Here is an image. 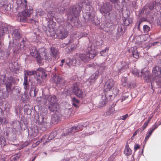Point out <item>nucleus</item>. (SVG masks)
Returning <instances> with one entry per match:
<instances>
[{
  "mask_svg": "<svg viewBox=\"0 0 161 161\" xmlns=\"http://www.w3.org/2000/svg\"><path fill=\"white\" fill-rule=\"evenodd\" d=\"M6 142L5 138L2 136L0 137V147H3L5 146Z\"/></svg>",
  "mask_w": 161,
  "mask_h": 161,
  "instance_id": "34",
  "label": "nucleus"
},
{
  "mask_svg": "<svg viewBox=\"0 0 161 161\" xmlns=\"http://www.w3.org/2000/svg\"><path fill=\"white\" fill-rule=\"evenodd\" d=\"M42 48L37 51L36 47H31L30 49L31 55L36 58V62L39 65H43L45 61L43 56H42L41 54V50Z\"/></svg>",
  "mask_w": 161,
  "mask_h": 161,
  "instance_id": "7",
  "label": "nucleus"
},
{
  "mask_svg": "<svg viewBox=\"0 0 161 161\" xmlns=\"http://www.w3.org/2000/svg\"><path fill=\"white\" fill-rule=\"evenodd\" d=\"M26 73H27V75H34L36 74H37V72L36 71H29L28 70H27L26 71Z\"/></svg>",
  "mask_w": 161,
  "mask_h": 161,
  "instance_id": "44",
  "label": "nucleus"
},
{
  "mask_svg": "<svg viewBox=\"0 0 161 161\" xmlns=\"http://www.w3.org/2000/svg\"><path fill=\"white\" fill-rule=\"evenodd\" d=\"M41 52L42 55L43 56L44 61H45L46 62L50 63L52 60L54 62L55 61H56L58 58L57 50L53 47H51V54L50 56L46 52V49L43 48L41 49Z\"/></svg>",
  "mask_w": 161,
  "mask_h": 161,
  "instance_id": "4",
  "label": "nucleus"
},
{
  "mask_svg": "<svg viewBox=\"0 0 161 161\" xmlns=\"http://www.w3.org/2000/svg\"><path fill=\"white\" fill-rule=\"evenodd\" d=\"M42 73L43 77V78H46L47 77V74H46L45 70H44V72H42Z\"/></svg>",
  "mask_w": 161,
  "mask_h": 161,
  "instance_id": "60",
  "label": "nucleus"
},
{
  "mask_svg": "<svg viewBox=\"0 0 161 161\" xmlns=\"http://www.w3.org/2000/svg\"><path fill=\"white\" fill-rule=\"evenodd\" d=\"M148 123H149L147 121H146L145 123H144V125H143L142 126V127L143 129V130H144L146 128V127L148 125Z\"/></svg>",
  "mask_w": 161,
  "mask_h": 161,
  "instance_id": "54",
  "label": "nucleus"
},
{
  "mask_svg": "<svg viewBox=\"0 0 161 161\" xmlns=\"http://www.w3.org/2000/svg\"><path fill=\"white\" fill-rule=\"evenodd\" d=\"M16 3L18 9L25 10L28 8L26 0H16Z\"/></svg>",
  "mask_w": 161,
  "mask_h": 161,
  "instance_id": "15",
  "label": "nucleus"
},
{
  "mask_svg": "<svg viewBox=\"0 0 161 161\" xmlns=\"http://www.w3.org/2000/svg\"><path fill=\"white\" fill-rule=\"evenodd\" d=\"M13 80L12 77H8L5 79L4 82L6 85V88L7 90H10L11 88L12 82Z\"/></svg>",
  "mask_w": 161,
  "mask_h": 161,
  "instance_id": "20",
  "label": "nucleus"
},
{
  "mask_svg": "<svg viewBox=\"0 0 161 161\" xmlns=\"http://www.w3.org/2000/svg\"><path fill=\"white\" fill-rule=\"evenodd\" d=\"M85 36L86 35L85 34H84L83 33H81L80 34V35L78 36V38H80Z\"/></svg>",
  "mask_w": 161,
  "mask_h": 161,
  "instance_id": "61",
  "label": "nucleus"
},
{
  "mask_svg": "<svg viewBox=\"0 0 161 161\" xmlns=\"http://www.w3.org/2000/svg\"><path fill=\"white\" fill-rule=\"evenodd\" d=\"M38 101H40L42 104H45L48 102L49 104H53L57 103V98L55 95H47L43 96L42 97H38L37 98Z\"/></svg>",
  "mask_w": 161,
  "mask_h": 161,
  "instance_id": "9",
  "label": "nucleus"
},
{
  "mask_svg": "<svg viewBox=\"0 0 161 161\" xmlns=\"http://www.w3.org/2000/svg\"><path fill=\"white\" fill-rule=\"evenodd\" d=\"M129 117V115L128 114H126L124 115L120 116L119 118V119L122 120H125L126 119Z\"/></svg>",
  "mask_w": 161,
  "mask_h": 161,
  "instance_id": "46",
  "label": "nucleus"
},
{
  "mask_svg": "<svg viewBox=\"0 0 161 161\" xmlns=\"http://www.w3.org/2000/svg\"><path fill=\"white\" fill-rule=\"evenodd\" d=\"M66 64L69 67L75 66L77 64H80V61L78 58H75V59H71L70 58H67L65 61Z\"/></svg>",
  "mask_w": 161,
  "mask_h": 161,
  "instance_id": "17",
  "label": "nucleus"
},
{
  "mask_svg": "<svg viewBox=\"0 0 161 161\" xmlns=\"http://www.w3.org/2000/svg\"><path fill=\"white\" fill-rule=\"evenodd\" d=\"M132 5L134 7H136V3L135 1H134L132 2Z\"/></svg>",
  "mask_w": 161,
  "mask_h": 161,
  "instance_id": "64",
  "label": "nucleus"
},
{
  "mask_svg": "<svg viewBox=\"0 0 161 161\" xmlns=\"http://www.w3.org/2000/svg\"><path fill=\"white\" fill-rule=\"evenodd\" d=\"M45 14V12L41 8L37 9L36 10V15L37 17L42 16L44 15Z\"/></svg>",
  "mask_w": 161,
  "mask_h": 161,
  "instance_id": "33",
  "label": "nucleus"
},
{
  "mask_svg": "<svg viewBox=\"0 0 161 161\" xmlns=\"http://www.w3.org/2000/svg\"><path fill=\"white\" fill-rule=\"evenodd\" d=\"M19 122L17 121H13L12 122L11 125L13 129H15L16 128L19 126Z\"/></svg>",
  "mask_w": 161,
  "mask_h": 161,
  "instance_id": "40",
  "label": "nucleus"
},
{
  "mask_svg": "<svg viewBox=\"0 0 161 161\" xmlns=\"http://www.w3.org/2000/svg\"><path fill=\"white\" fill-rule=\"evenodd\" d=\"M143 29L144 31L146 33L148 32L150 30V28L147 25H145L143 26Z\"/></svg>",
  "mask_w": 161,
  "mask_h": 161,
  "instance_id": "43",
  "label": "nucleus"
},
{
  "mask_svg": "<svg viewBox=\"0 0 161 161\" xmlns=\"http://www.w3.org/2000/svg\"><path fill=\"white\" fill-rule=\"evenodd\" d=\"M56 117H57V115L56 114H54L53 115V117H52V120H55V122H56L57 120H58V119H59V118H57V119H55L54 118H55Z\"/></svg>",
  "mask_w": 161,
  "mask_h": 161,
  "instance_id": "55",
  "label": "nucleus"
},
{
  "mask_svg": "<svg viewBox=\"0 0 161 161\" xmlns=\"http://www.w3.org/2000/svg\"><path fill=\"white\" fill-rule=\"evenodd\" d=\"M4 7L5 9L7 11H9L11 9V4L10 3L4 4V3H0V7Z\"/></svg>",
  "mask_w": 161,
  "mask_h": 161,
  "instance_id": "31",
  "label": "nucleus"
},
{
  "mask_svg": "<svg viewBox=\"0 0 161 161\" xmlns=\"http://www.w3.org/2000/svg\"><path fill=\"white\" fill-rule=\"evenodd\" d=\"M96 44L98 46V47H100L103 43V41L102 40L99 41H97L96 42Z\"/></svg>",
  "mask_w": 161,
  "mask_h": 161,
  "instance_id": "49",
  "label": "nucleus"
},
{
  "mask_svg": "<svg viewBox=\"0 0 161 161\" xmlns=\"http://www.w3.org/2000/svg\"><path fill=\"white\" fill-rule=\"evenodd\" d=\"M132 54L133 57L136 59H138L139 57V53L137 50L136 47H134L131 48Z\"/></svg>",
  "mask_w": 161,
  "mask_h": 161,
  "instance_id": "27",
  "label": "nucleus"
},
{
  "mask_svg": "<svg viewBox=\"0 0 161 161\" xmlns=\"http://www.w3.org/2000/svg\"><path fill=\"white\" fill-rule=\"evenodd\" d=\"M152 73L156 77L157 85L159 87H161V67L156 66L153 68Z\"/></svg>",
  "mask_w": 161,
  "mask_h": 161,
  "instance_id": "11",
  "label": "nucleus"
},
{
  "mask_svg": "<svg viewBox=\"0 0 161 161\" xmlns=\"http://www.w3.org/2000/svg\"><path fill=\"white\" fill-rule=\"evenodd\" d=\"M112 92L114 94L116 95L118 92V90L116 87H114L113 90H112Z\"/></svg>",
  "mask_w": 161,
  "mask_h": 161,
  "instance_id": "45",
  "label": "nucleus"
},
{
  "mask_svg": "<svg viewBox=\"0 0 161 161\" xmlns=\"http://www.w3.org/2000/svg\"><path fill=\"white\" fill-rule=\"evenodd\" d=\"M36 76H35V78L36 79L38 83H40L43 80V79L41 76L40 75V74L37 72V74H36Z\"/></svg>",
  "mask_w": 161,
  "mask_h": 161,
  "instance_id": "39",
  "label": "nucleus"
},
{
  "mask_svg": "<svg viewBox=\"0 0 161 161\" xmlns=\"http://www.w3.org/2000/svg\"><path fill=\"white\" fill-rule=\"evenodd\" d=\"M158 125H157L155 123V124L148 130L147 132L148 134L146 136L145 138V140L146 141H147L148 139L153 132L156 129L158 128Z\"/></svg>",
  "mask_w": 161,
  "mask_h": 161,
  "instance_id": "22",
  "label": "nucleus"
},
{
  "mask_svg": "<svg viewBox=\"0 0 161 161\" xmlns=\"http://www.w3.org/2000/svg\"><path fill=\"white\" fill-rule=\"evenodd\" d=\"M56 135V132H53L51 133L49 136L48 137L47 136H45L43 137L42 139H41V141H45L44 142V144L48 142L49 141L53 139Z\"/></svg>",
  "mask_w": 161,
  "mask_h": 161,
  "instance_id": "19",
  "label": "nucleus"
},
{
  "mask_svg": "<svg viewBox=\"0 0 161 161\" xmlns=\"http://www.w3.org/2000/svg\"><path fill=\"white\" fill-rule=\"evenodd\" d=\"M44 142V141H42L41 140V141H38L36 142V143L33 144L32 145V147L33 148H34L36 147L38 145H39L41 142Z\"/></svg>",
  "mask_w": 161,
  "mask_h": 161,
  "instance_id": "47",
  "label": "nucleus"
},
{
  "mask_svg": "<svg viewBox=\"0 0 161 161\" xmlns=\"http://www.w3.org/2000/svg\"><path fill=\"white\" fill-rule=\"evenodd\" d=\"M98 76V73L95 72L94 74L91 76L88 80L86 81L88 85H91L93 83Z\"/></svg>",
  "mask_w": 161,
  "mask_h": 161,
  "instance_id": "21",
  "label": "nucleus"
},
{
  "mask_svg": "<svg viewBox=\"0 0 161 161\" xmlns=\"http://www.w3.org/2000/svg\"><path fill=\"white\" fill-rule=\"evenodd\" d=\"M95 47L94 45H91L88 47V51L85 54H80L78 55V59H80L84 62H86L90 58L92 59L97 55L95 51Z\"/></svg>",
  "mask_w": 161,
  "mask_h": 161,
  "instance_id": "5",
  "label": "nucleus"
},
{
  "mask_svg": "<svg viewBox=\"0 0 161 161\" xmlns=\"http://www.w3.org/2000/svg\"><path fill=\"white\" fill-rule=\"evenodd\" d=\"M153 114H152L148 118V120L147 121L148 122V123H149V121L151 120V119H152V118L153 117Z\"/></svg>",
  "mask_w": 161,
  "mask_h": 161,
  "instance_id": "59",
  "label": "nucleus"
},
{
  "mask_svg": "<svg viewBox=\"0 0 161 161\" xmlns=\"http://www.w3.org/2000/svg\"><path fill=\"white\" fill-rule=\"evenodd\" d=\"M83 125L82 124H79L76 126H73L67 130V134L68 135L73 134L75 132L82 130Z\"/></svg>",
  "mask_w": 161,
  "mask_h": 161,
  "instance_id": "16",
  "label": "nucleus"
},
{
  "mask_svg": "<svg viewBox=\"0 0 161 161\" xmlns=\"http://www.w3.org/2000/svg\"><path fill=\"white\" fill-rule=\"evenodd\" d=\"M153 5H151L149 6H145L142 9L141 12L145 13L146 15L148 14L150 11L154 8Z\"/></svg>",
  "mask_w": 161,
  "mask_h": 161,
  "instance_id": "23",
  "label": "nucleus"
},
{
  "mask_svg": "<svg viewBox=\"0 0 161 161\" xmlns=\"http://www.w3.org/2000/svg\"><path fill=\"white\" fill-rule=\"evenodd\" d=\"M47 118V114L45 112H42L38 116L39 122L45 128L47 127V124L49 123Z\"/></svg>",
  "mask_w": 161,
  "mask_h": 161,
  "instance_id": "13",
  "label": "nucleus"
},
{
  "mask_svg": "<svg viewBox=\"0 0 161 161\" xmlns=\"http://www.w3.org/2000/svg\"><path fill=\"white\" fill-rule=\"evenodd\" d=\"M122 65L121 68L118 70V74L125 71L128 68V66L127 63L123 62L122 63Z\"/></svg>",
  "mask_w": 161,
  "mask_h": 161,
  "instance_id": "25",
  "label": "nucleus"
},
{
  "mask_svg": "<svg viewBox=\"0 0 161 161\" xmlns=\"http://www.w3.org/2000/svg\"><path fill=\"white\" fill-rule=\"evenodd\" d=\"M140 147V146L138 144H135L134 146V151H136L137 149Z\"/></svg>",
  "mask_w": 161,
  "mask_h": 161,
  "instance_id": "56",
  "label": "nucleus"
},
{
  "mask_svg": "<svg viewBox=\"0 0 161 161\" xmlns=\"http://www.w3.org/2000/svg\"><path fill=\"white\" fill-rule=\"evenodd\" d=\"M100 11L105 17L110 16V12L112 9V6L108 3H103L101 6H99Z\"/></svg>",
  "mask_w": 161,
  "mask_h": 161,
  "instance_id": "10",
  "label": "nucleus"
},
{
  "mask_svg": "<svg viewBox=\"0 0 161 161\" xmlns=\"http://www.w3.org/2000/svg\"><path fill=\"white\" fill-rule=\"evenodd\" d=\"M59 106L57 103L49 104L48 108L51 112L56 113L58 109Z\"/></svg>",
  "mask_w": 161,
  "mask_h": 161,
  "instance_id": "24",
  "label": "nucleus"
},
{
  "mask_svg": "<svg viewBox=\"0 0 161 161\" xmlns=\"http://www.w3.org/2000/svg\"><path fill=\"white\" fill-rule=\"evenodd\" d=\"M31 13L30 9L24 10L21 12L19 13L17 19L20 22H25L28 19L27 17L30 16Z\"/></svg>",
  "mask_w": 161,
  "mask_h": 161,
  "instance_id": "12",
  "label": "nucleus"
},
{
  "mask_svg": "<svg viewBox=\"0 0 161 161\" xmlns=\"http://www.w3.org/2000/svg\"><path fill=\"white\" fill-rule=\"evenodd\" d=\"M7 123L6 119L5 118H2V125L6 124Z\"/></svg>",
  "mask_w": 161,
  "mask_h": 161,
  "instance_id": "53",
  "label": "nucleus"
},
{
  "mask_svg": "<svg viewBox=\"0 0 161 161\" xmlns=\"http://www.w3.org/2000/svg\"><path fill=\"white\" fill-rule=\"evenodd\" d=\"M122 81L123 82H124L123 83V85H124V84L125 83H126L127 80L126 77H123L122 78Z\"/></svg>",
  "mask_w": 161,
  "mask_h": 161,
  "instance_id": "57",
  "label": "nucleus"
},
{
  "mask_svg": "<svg viewBox=\"0 0 161 161\" xmlns=\"http://www.w3.org/2000/svg\"><path fill=\"white\" fill-rule=\"evenodd\" d=\"M55 23L52 20L50 21L47 29V33L48 36H51L53 38L58 37L61 39L66 38L67 36V32L64 30H60V29L55 31Z\"/></svg>",
  "mask_w": 161,
  "mask_h": 161,
  "instance_id": "2",
  "label": "nucleus"
},
{
  "mask_svg": "<svg viewBox=\"0 0 161 161\" xmlns=\"http://www.w3.org/2000/svg\"><path fill=\"white\" fill-rule=\"evenodd\" d=\"M114 85V81L112 79H110L107 80L106 81L105 84L104 86V93L105 96L103 95L102 96V98L103 99V100L102 101V104L101 106H103L106 104L107 101L106 99L107 97L109 96L111 97V95H108L107 92H110L111 89L112 87H113Z\"/></svg>",
  "mask_w": 161,
  "mask_h": 161,
  "instance_id": "8",
  "label": "nucleus"
},
{
  "mask_svg": "<svg viewBox=\"0 0 161 161\" xmlns=\"http://www.w3.org/2000/svg\"><path fill=\"white\" fill-rule=\"evenodd\" d=\"M27 77L26 76V74H25L24 76V82H28L27 80Z\"/></svg>",
  "mask_w": 161,
  "mask_h": 161,
  "instance_id": "62",
  "label": "nucleus"
},
{
  "mask_svg": "<svg viewBox=\"0 0 161 161\" xmlns=\"http://www.w3.org/2000/svg\"><path fill=\"white\" fill-rule=\"evenodd\" d=\"M123 21L125 25L128 26L133 22V20L132 18H128L125 19Z\"/></svg>",
  "mask_w": 161,
  "mask_h": 161,
  "instance_id": "35",
  "label": "nucleus"
},
{
  "mask_svg": "<svg viewBox=\"0 0 161 161\" xmlns=\"http://www.w3.org/2000/svg\"><path fill=\"white\" fill-rule=\"evenodd\" d=\"M145 21V19L144 18H143L140 19L139 20V21L138 27V29H139L140 25V24L142 23V22L143 21Z\"/></svg>",
  "mask_w": 161,
  "mask_h": 161,
  "instance_id": "52",
  "label": "nucleus"
},
{
  "mask_svg": "<svg viewBox=\"0 0 161 161\" xmlns=\"http://www.w3.org/2000/svg\"><path fill=\"white\" fill-rule=\"evenodd\" d=\"M44 70H45V69H43L41 67L39 68L38 69H36V71H39L40 72H42H42H44Z\"/></svg>",
  "mask_w": 161,
  "mask_h": 161,
  "instance_id": "58",
  "label": "nucleus"
},
{
  "mask_svg": "<svg viewBox=\"0 0 161 161\" xmlns=\"http://www.w3.org/2000/svg\"><path fill=\"white\" fill-rule=\"evenodd\" d=\"M38 89L35 87H31L30 92V94L31 96H35L36 95Z\"/></svg>",
  "mask_w": 161,
  "mask_h": 161,
  "instance_id": "32",
  "label": "nucleus"
},
{
  "mask_svg": "<svg viewBox=\"0 0 161 161\" xmlns=\"http://www.w3.org/2000/svg\"><path fill=\"white\" fill-rule=\"evenodd\" d=\"M124 153L125 155L129 156L132 153V150L130 148L129 146L127 144L125 148Z\"/></svg>",
  "mask_w": 161,
  "mask_h": 161,
  "instance_id": "29",
  "label": "nucleus"
},
{
  "mask_svg": "<svg viewBox=\"0 0 161 161\" xmlns=\"http://www.w3.org/2000/svg\"><path fill=\"white\" fill-rule=\"evenodd\" d=\"M23 85L24 86V88L26 91L29 90L30 87V86L28 83V82H25L23 83Z\"/></svg>",
  "mask_w": 161,
  "mask_h": 161,
  "instance_id": "41",
  "label": "nucleus"
},
{
  "mask_svg": "<svg viewBox=\"0 0 161 161\" xmlns=\"http://www.w3.org/2000/svg\"><path fill=\"white\" fill-rule=\"evenodd\" d=\"M106 68V67L104 64H102L98 66V71H97L96 72L101 73V72L103 70H105Z\"/></svg>",
  "mask_w": 161,
  "mask_h": 161,
  "instance_id": "30",
  "label": "nucleus"
},
{
  "mask_svg": "<svg viewBox=\"0 0 161 161\" xmlns=\"http://www.w3.org/2000/svg\"><path fill=\"white\" fill-rule=\"evenodd\" d=\"M73 92L77 97L80 98H82L84 96L83 91L80 89L78 83H76L74 84L72 88Z\"/></svg>",
  "mask_w": 161,
  "mask_h": 161,
  "instance_id": "14",
  "label": "nucleus"
},
{
  "mask_svg": "<svg viewBox=\"0 0 161 161\" xmlns=\"http://www.w3.org/2000/svg\"><path fill=\"white\" fill-rule=\"evenodd\" d=\"M155 3L156 4L155 7L157 10L161 8V0H156Z\"/></svg>",
  "mask_w": 161,
  "mask_h": 161,
  "instance_id": "37",
  "label": "nucleus"
},
{
  "mask_svg": "<svg viewBox=\"0 0 161 161\" xmlns=\"http://www.w3.org/2000/svg\"><path fill=\"white\" fill-rule=\"evenodd\" d=\"M21 155L19 153H17L15 154L14 157L13 158V160H16L17 159L19 158L20 157Z\"/></svg>",
  "mask_w": 161,
  "mask_h": 161,
  "instance_id": "48",
  "label": "nucleus"
},
{
  "mask_svg": "<svg viewBox=\"0 0 161 161\" xmlns=\"http://www.w3.org/2000/svg\"><path fill=\"white\" fill-rule=\"evenodd\" d=\"M90 3L91 0H84L83 2L79 3L78 5L75 6H71L70 8L69 11L68 12L69 14L71 15L72 19L74 17H76L78 16L81 10L83 3L90 8Z\"/></svg>",
  "mask_w": 161,
  "mask_h": 161,
  "instance_id": "3",
  "label": "nucleus"
},
{
  "mask_svg": "<svg viewBox=\"0 0 161 161\" xmlns=\"http://www.w3.org/2000/svg\"><path fill=\"white\" fill-rule=\"evenodd\" d=\"M108 51V49H105L101 51L100 54L102 56H105L107 55Z\"/></svg>",
  "mask_w": 161,
  "mask_h": 161,
  "instance_id": "42",
  "label": "nucleus"
},
{
  "mask_svg": "<svg viewBox=\"0 0 161 161\" xmlns=\"http://www.w3.org/2000/svg\"><path fill=\"white\" fill-rule=\"evenodd\" d=\"M49 10H50L48 12L47 16L48 18L50 19L49 21L48 22V24H50V21L53 20V18H55L56 21L60 25H63L65 23V21L64 20V19L62 17H60L59 18L57 17L56 15L57 13V11H58L59 9L57 8H50L48 9Z\"/></svg>",
  "mask_w": 161,
  "mask_h": 161,
  "instance_id": "6",
  "label": "nucleus"
},
{
  "mask_svg": "<svg viewBox=\"0 0 161 161\" xmlns=\"http://www.w3.org/2000/svg\"><path fill=\"white\" fill-rule=\"evenodd\" d=\"M133 74L137 76H141L142 74V71H139L137 69H134L132 71Z\"/></svg>",
  "mask_w": 161,
  "mask_h": 161,
  "instance_id": "36",
  "label": "nucleus"
},
{
  "mask_svg": "<svg viewBox=\"0 0 161 161\" xmlns=\"http://www.w3.org/2000/svg\"><path fill=\"white\" fill-rule=\"evenodd\" d=\"M31 143V142L30 141H26L23 144H22L23 147H24L27 146L30 144Z\"/></svg>",
  "mask_w": 161,
  "mask_h": 161,
  "instance_id": "51",
  "label": "nucleus"
},
{
  "mask_svg": "<svg viewBox=\"0 0 161 161\" xmlns=\"http://www.w3.org/2000/svg\"><path fill=\"white\" fill-rule=\"evenodd\" d=\"M11 33L12 36L14 40L16 41H19L21 40V42H20L19 49L14 50L15 52L17 53H22L24 52V47L25 46L24 42H25V39H21V36L20 34L19 30L15 29L13 26L9 25H5L1 26L0 27V37L3 36L5 33Z\"/></svg>",
  "mask_w": 161,
  "mask_h": 161,
  "instance_id": "1",
  "label": "nucleus"
},
{
  "mask_svg": "<svg viewBox=\"0 0 161 161\" xmlns=\"http://www.w3.org/2000/svg\"><path fill=\"white\" fill-rule=\"evenodd\" d=\"M116 105V104H114L113 106V107H112L111 108H110L109 109V112L110 113V114H112L115 111V109L114 108V107L115 106V105Z\"/></svg>",
  "mask_w": 161,
  "mask_h": 161,
  "instance_id": "50",
  "label": "nucleus"
},
{
  "mask_svg": "<svg viewBox=\"0 0 161 161\" xmlns=\"http://www.w3.org/2000/svg\"><path fill=\"white\" fill-rule=\"evenodd\" d=\"M83 17L84 19L87 21L90 22L94 23L93 21L94 18V12H87L83 14Z\"/></svg>",
  "mask_w": 161,
  "mask_h": 161,
  "instance_id": "18",
  "label": "nucleus"
},
{
  "mask_svg": "<svg viewBox=\"0 0 161 161\" xmlns=\"http://www.w3.org/2000/svg\"><path fill=\"white\" fill-rule=\"evenodd\" d=\"M128 96H123L122 97V99H121V100H122L121 101H123L124 100H125L126 98H128Z\"/></svg>",
  "mask_w": 161,
  "mask_h": 161,
  "instance_id": "63",
  "label": "nucleus"
},
{
  "mask_svg": "<svg viewBox=\"0 0 161 161\" xmlns=\"http://www.w3.org/2000/svg\"><path fill=\"white\" fill-rule=\"evenodd\" d=\"M72 101L73 105L76 108L78 107L79 102L78 100L75 97H73L72 98Z\"/></svg>",
  "mask_w": 161,
  "mask_h": 161,
  "instance_id": "38",
  "label": "nucleus"
},
{
  "mask_svg": "<svg viewBox=\"0 0 161 161\" xmlns=\"http://www.w3.org/2000/svg\"><path fill=\"white\" fill-rule=\"evenodd\" d=\"M111 2L114 4V7L117 10H121L122 8L119 4V0H110Z\"/></svg>",
  "mask_w": 161,
  "mask_h": 161,
  "instance_id": "26",
  "label": "nucleus"
},
{
  "mask_svg": "<svg viewBox=\"0 0 161 161\" xmlns=\"http://www.w3.org/2000/svg\"><path fill=\"white\" fill-rule=\"evenodd\" d=\"M55 79L56 80V83L57 85H60L61 86H63L65 83V80L61 76H56Z\"/></svg>",
  "mask_w": 161,
  "mask_h": 161,
  "instance_id": "28",
  "label": "nucleus"
}]
</instances>
